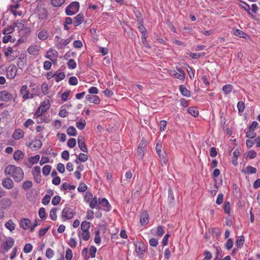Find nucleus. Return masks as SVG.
<instances>
[{
	"label": "nucleus",
	"instance_id": "obj_50",
	"mask_svg": "<svg viewBox=\"0 0 260 260\" xmlns=\"http://www.w3.org/2000/svg\"><path fill=\"white\" fill-rule=\"evenodd\" d=\"M78 157L80 162H85L88 160V158L87 154L83 153H80Z\"/></svg>",
	"mask_w": 260,
	"mask_h": 260
},
{
	"label": "nucleus",
	"instance_id": "obj_60",
	"mask_svg": "<svg viewBox=\"0 0 260 260\" xmlns=\"http://www.w3.org/2000/svg\"><path fill=\"white\" fill-rule=\"evenodd\" d=\"M237 108L239 113L243 112L245 109V104L242 101H240L237 104Z\"/></svg>",
	"mask_w": 260,
	"mask_h": 260
},
{
	"label": "nucleus",
	"instance_id": "obj_57",
	"mask_svg": "<svg viewBox=\"0 0 260 260\" xmlns=\"http://www.w3.org/2000/svg\"><path fill=\"white\" fill-rule=\"evenodd\" d=\"M48 16V12L46 9L43 8L39 14V19L42 20L46 19Z\"/></svg>",
	"mask_w": 260,
	"mask_h": 260
},
{
	"label": "nucleus",
	"instance_id": "obj_54",
	"mask_svg": "<svg viewBox=\"0 0 260 260\" xmlns=\"http://www.w3.org/2000/svg\"><path fill=\"white\" fill-rule=\"evenodd\" d=\"M233 244H234L233 240L231 238L227 240V241L225 244L226 249L228 250H230L233 247Z\"/></svg>",
	"mask_w": 260,
	"mask_h": 260
},
{
	"label": "nucleus",
	"instance_id": "obj_16",
	"mask_svg": "<svg viewBox=\"0 0 260 260\" xmlns=\"http://www.w3.org/2000/svg\"><path fill=\"white\" fill-rule=\"evenodd\" d=\"M24 133L20 128H17L14 131L12 134V138L16 140H19L24 137Z\"/></svg>",
	"mask_w": 260,
	"mask_h": 260
},
{
	"label": "nucleus",
	"instance_id": "obj_31",
	"mask_svg": "<svg viewBox=\"0 0 260 260\" xmlns=\"http://www.w3.org/2000/svg\"><path fill=\"white\" fill-rule=\"evenodd\" d=\"M73 39V36H71L69 37L68 38L66 39L65 40H64L63 42L60 41L59 42V49H61L63 48V47L67 46L68 44H69L72 39Z\"/></svg>",
	"mask_w": 260,
	"mask_h": 260
},
{
	"label": "nucleus",
	"instance_id": "obj_7",
	"mask_svg": "<svg viewBox=\"0 0 260 260\" xmlns=\"http://www.w3.org/2000/svg\"><path fill=\"white\" fill-rule=\"evenodd\" d=\"M28 147H30V149L32 150H39L42 145V141L40 139H36L31 142L26 143Z\"/></svg>",
	"mask_w": 260,
	"mask_h": 260
},
{
	"label": "nucleus",
	"instance_id": "obj_4",
	"mask_svg": "<svg viewBox=\"0 0 260 260\" xmlns=\"http://www.w3.org/2000/svg\"><path fill=\"white\" fill-rule=\"evenodd\" d=\"M75 215L76 212L73 209L66 207L63 209L61 216L63 218V221H65L73 218Z\"/></svg>",
	"mask_w": 260,
	"mask_h": 260
},
{
	"label": "nucleus",
	"instance_id": "obj_15",
	"mask_svg": "<svg viewBox=\"0 0 260 260\" xmlns=\"http://www.w3.org/2000/svg\"><path fill=\"white\" fill-rule=\"evenodd\" d=\"M2 184L5 188L8 189L12 188L14 185L13 180L8 177L2 180Z\"/></svg>",
	"mask_w": 260,
	"mask_h": 260
},
{
	"label": "nucleus",
	"instance_id": "obj_33",
	"mask_svg": "<svg viewBox=\"0 0 260 260\" xmlns=\"http://www.w3.org/2000/svg\"><path fill=\"white\" fill-rule=\"evenodd\" d=\"M5 226L7 229L9 230L11 232L14 230L15 229L16 225L14 223L12 219H10L5 223Z\"/></svg>",
	"mask_w": 260,
	"mask_h": 260
},
{
	"label": "nucleus",
	"instance_id": "obj_29",
	"mask_svg": "<svg viewBox=\"0 0 260 260\" xmlns=\"http://www.w3.org/2000/svg\"><path fill=\"white\" fill-rule=\"evenodd\" d=\"M179 90L181 94L185 96L189 97L190 95V92L184 85L179 86Z\"/></svg>",
	"mask_w": 260,
	"mask_h": 260
},
{
	"label": "nucleus",
	"instance_id": "obj_1",
	"mask_svg": "<svg viewBox=\"0 0 260 260\" xmlns=\"http://www.w3.org/2000/svg\"><path fill=\"white\" fill-rule=\"evenodd\" d=\"M5 173L6 175L12 177L15 182L21 181L24 177L23 170L15 165H8L5 168Z\"/></svg>",
	"mask_w": 260,
	"mask_h": 260
},
{
	"label": "nucleus",
	"instance_id": "obj_48",
	"mask_svg": "<svg viewBox=\"0 0 260 260\" xmlns=\"http://www.w3.org/2000/svg\"><path fill=\"white\" fill-rule=\"evenodd\" d=\"M39 216L41 218V219L43 220H45L46 218V214L45 212V208L43 207H41L39 209Z\"/></svg>",
	"mask_w": 260,
	"mask_h": 260
},
{
	"label": "nucleus",
	"instance_id": "obj_39",
	"mask_svg": "<svg viewBox=\"0 0 260 260\" xmlns=\"http://www.w3.org/2000/svg\"><path fill=\"white\" fill-rule=\"evenodd\" d=\"M66 0H51V4L55 7H60L65 3Z\"/></svg>",
	"mask_w": 260,
	"mask_h": 260
},
{
	"label": "nucleus",
	"instance_id": "obj_62",
	"mask_svg": "<svg viewBox=\"0 0 260 260\" xmlns=\"http://www.w3.org/2000/svg\"><path fill=\"white\" fill-rule=\"evenodd\" d=\"M73 257V252L71 249L68 248L66 252V260H71Z\"/></svg>",
	"mask_w": 260,
	"mask_h": 260
},
{
	"label": "nucleus",
	"instance_id": "obj_51",
	"mask_svg": "<svg viewBox=\"0 0 260 260\" xmlns=\"http://www.w3.org/2000/svg\"><path fill=\"white\" fill-rule=\"evenodd\" d=\"M93 195L92 193L90 192H86V194L84 196V200L86 203H89L92 199H93Z\"/></svg>",
	"mask_w": 260,
	"mask_h": 260
},
{
	"label": "nucleus",
	"instance_id": "obj_32",
	"mask_svg": "<svg viewBox=\"0 0 260 260\" xmlns=\"http://www.w3.org/2000/svg\"><path fill=\"white\" fill-rule=\"evenodd\" d=\"M246 171L243 170L242 171V172L244 173V174H246L247 173L248 174H252L256 173V171H257L256 169L255 168L251 166H248L246 167Z\"/></svg>",
	"mask_w": 260,
	"mask_h": 260
},
{
	"label": "nucleus",
	"instance_id": "obj_30",
	"mask_svg": "<svg viewBox=\"0 0 260 260\" xmlns=\"http://www.w3.org/2000/svg\"><path fill=\"white\" fill-rule=\"evenodd\" d=\"M38 38L39 39L44 41L48 38V31L46 30H42L38 34Z\"/></svg>",
	"mask_w": 260,
	"mask_h": 260
},
{
	"label": "nucleus",
	"instance_id": "obj_53",
	"mask_svg": "<svg viewBox=\"0 0 260 260\" xmlns=\"http://www.w3.org/2000/svg\"><path fill=\"white\" fill-rule=\"evenodd\" d=\"M31 32V30L30 27H24L23 28H21V32L23 36H27L29 35Z\"/></svg>",
	"mask_w": 260,
	"mask_h": 260
},
{
	"label": "nucleus",
	"instance_id": "obj_6",
	"mask_svg": "<svg viewBox=\"0 0 260 260\" xmlns=\"http://www.w3.org/2000/svg\"><path fill=\"white\" fill-rule=\"evenodd\" d=\"M17 69L14 64H10L6 70L7 77L9 79H14L17 74Z\"/></svg>",
	"mask_w": 260,
	"mask_h": 260
},
{
	"label": "nucleus",
	"instance_id": "obj_43",
	"mask_svg": "<svg viewBox=\"0 0 260 260\" xmlns=\"http://www.w3.org/2000/svg\"><path fill=\"white\" fill-rule=\"evenodd\" d=\"M233 89V86L231 84H226L222 87V90L225 94H227L231 92Z\"/></svg>",
	"mask_w": 260,
	"mask_h": 260
},
{
	"label": "nucleus",
	"instance_id": "obj_19",
	"mask_svg": "<svg viewBox=\"0 0 260 260\" xmlns=\"http://www.w3.org/2000/svg\"><path fill=\"white\" fill-rule=\"evenodd\" d=\"M149 222V215L146 212H143L140 216V223L141 225L144 226Z\"/></svg>",
	"mask_w": 260,
	"mask_h": 260
},
{
	"label": "nucleus",
	"instance_id": "obj_36",
	"mask_svg": "<svg viewBox=\"0 0 260 260\" xmlns=\"http://www.w3.org/2000/svg\"><path fill=\"white\" fill-rule=\"evenodd\" d=\"M54 75H55V81L57 82H59L61 80H63L66 77V75L63 72L59 73L56 72L54 73Z\"/></svg>",
	"mask_w": 260,
	"mask_h": 260
},
{
	"label": "nucleus",
	"instance_id": "obj_3",
	"mask_svg": "<svg viewBox=\"0 0 260 260\" xmlns=\"http://www.w3.org/2000/svg\"><path fill=\"white\" fill-rule=\"evenodd\" d=\"M79 3L77 1L73 2L66 7V14L68 16H72L79 11Z\"/></svg>",
	"mask_w": 260,
	"mask_h": 260
},
{
	"label": "nucleus",
	"instance_id": "obj_18",
	"mask_svg": "<svg viewBox=\"0 0 260 260\" xmlns=\"http://www.w3.org/2000/svg\"><path fill=\"white\" fill-rule=\"evenodd\" d=\"M86 99L91 103H94L95 104H99L101 102V100L100 98L96 95H90L87 94L85 97Z\"/></svg>",
	"mask_w": 260,
	"mask_h": 260
},
{
	"label": "nucleus",
	"instance_id": "obj_45",
	"mask_svg": "<svg viewBox=\"0 0 260 260\" xmlns=\"http://www.w3.org/2000/svg\"><path fill=\"white\" fill-rule=\"evenodd\" d=\"M67 64L70 69H74L77 67V63L76 61L73 59H69L67 62Z\"/></svg>",
	"mask_w": 260,
	"mask_h": 260
},
{
	"label": "nucleus",
	"instance_id": "obj_22",
	"mask_svg": "<svg viewBox=\"0 0 260 260\" xmlns=\"http://www.w3.org/2000/svg\"><path fill=\"white\" fill-rule=\"evenodd\" d=\"M31 221L29 218H24L20 220V225L23 230H27L29 228V225Z\"/></svg>",
	"mask_w": 260,
	"mask_h": 260
},
{
	"label": "nucleus",
	"instance_id": "obj_27",
	"mask_svg": "<svg viewBox=\"0 0 260 260\" xmlns=\"http://www.w3.org/2000/svg\"><path fill=\"white\" fill-rule=\"evenodd\" d=\"M98 200L96 197L93 198V199L89 203V205L91 209H100V206L98 205Z\"/></svg>",
	"mask_w": 260,
	"mask_h": 260
},
{
	"label": "nucleus",
	"instance_id": "obj_42",
	"mask_svg": "<svg viewBox=\"0 0 260 260\" xmlns=\"http://www.w3.org/2000/svg\"><path fill=\"white\" fill-rule=\"evenodd\" d=\"M234 35L239 37L240 38H244L246 34L239 29H235L233 30Z\"/></svg>",
	"mask_w": 260,
	"mask_h": 260
},
{
	"label": "nucleus",
	"instance_id": "obj_47",
	"mask_svg": "<svg viewBox=\"0 0 260 260\" xmlns=\"http://www.w3.org/2000/svg\"><path fill=\"white\" fill-rule=\"evenodd\" d=\"M244 243V237L243 236H239L236 241V245L238 247H241Z\"/></svg>",
	"mask_w": 260,
	"mask_h": 260
},
{
	"label": "nucleus",
	"instance_id": "obj_64",
	"mask_svg": "<svg viewBox=\"0 0 260 260\" xmlns=\"http://www.w3.org/2000/svg\"><path fill=\"white\" fill-rule=\"evenodd\" d=\"M32 185V182L31 181H25L22 184V188L26 190L30 188Z\"/></svg>",
	"mask_w": 260,
	"mask_h": 260
},
{
	"label": "nucleus",
	"instance_id": "obj_26",
	"mask_svg": "<svg viewBox=\"0 0 260 260\" xmlns=\"http://www.w3.org/2000/svg\"><path fill=\"white\" fill-rule=\"evenodd\" d=\"M135 251L139 255H143L145 252V249L144 248L143 244L139 243L138 245H135Z\"/></svg>",
	"mask_w": 260,
	"mask_h": 260
},
{
	"label": "nucleus",
	"instance_id": "obj_35",
	"mask_svg": "<svg viewBox=\"0 0 260 260\" xmlns=\"http://www.w3.org/2000/svg\"><path fill=\"white\" fill-rule=\"evenodd\" d=\"M75 188L76 186L74 185H71L66 182L63 183L60 186L61 190H67V189H69V190H73L75 189Z\"/></svg>",
	"mask_w": 260,
	"mask_h": 260
},
{
	"label": "nucleus",
	"instance_id": "obj_12",
	"mask_svg": "<svg viewBox=\"0 0 260 260\" xmlns=\"http://www.w3.org/2000/svg\"><path fill=\"white\" fill-rule=\"evenodd\" d=\"M12 205V201L9 198H3L0 200V208L2 209H7Z\"/></svg>",
	"mask_w": 260,
	"mask_h": 260
},
{
	"label": "nucleus",
	"instance_id": "obj_58",
	"mask_svg": "<svg viewBox=\"0 0 260 260\" xmlns=\"http://www.w3.org/2000/svg\"><path fill=\"white\" fill-rule=\"evenodd\" d=\"M61 201V197L59 196H54L52 200V204L54 206L58 205Z\"/></svg>",
	"mask_w": 260,
	"mask_h": 260
},
{
	"label": "nucleus",
	"instance_id": "obj_40",
	"mask_svg": "<svg viewBox=\"0 0 260 260\" xmlns=\"http://www.w3.org/2000/svg\"><path fill=\"white\" fill-rule=\"evenodd\" d=\"M67 133L70 136H75L77 135V131L73 126H70L67 129Z\"/></svg>",
	"mask_w": 260,
	"mask_h": 260
},
{
	"label": "nucleus",
	"instance_id": "obj_63",
	"mask_svg": "<svg viewBox=\"0 0 260 260\" xmlns=\"http://www.w3.org/2000/svg\"><path fill=\"white\" fill-rule=\"evenodd\" d=\"M32 249V246L30 243H27L23 248V251L26 253H29Z\"/></svg>",
	"mask_w": 260,
	"mask_h": 260
},
{
	"label": "nucleus",
	"instance_id": "obj_21",
	"mask_svg": "<svg viewBox=\"0 0 260 260\" xmlns=\"http://www.w3.org/2000/svg\"><path fill=\"white\" fill-rule=\"evenodd\" d=\"M39 51V47L37 45H31L27 49L28 53L32 55H37Z\"/></svg>",
	"mask_w": 260,
	"mask_h": 260
},
{
	"label": "nucleus",
	"instance_id": "obj_59",
	"mask_svg": "<svg viewBox=\"0 0 260 260\" xmlns=\"http://www.w3.org/2000/svg\"><path fill=\"white\" fill-rule=\"evenodd\" d=\"M222 257V250L220 247H216V256L214 260H221Z\"/></svg>",
	"mask_w": 260,
	"mask_h": 260
},
{
	"label": "nucleus",
	"instance_id": "obj_44",
	"mask_svg": "<svg viewBox=\"0 0 260 260\" xmlns=\"http://www.w3.org/2000/svg\"><path fill=\"white\" fill-rule=\"evenodd\" d=\"M57 210V208H53L51 209L50 211V217L52 220H56L57 219V215L56 211Z\"/></svg>",
	"mask_w": 260,
	"mask_h": 260
},
{
	"label": "nucleus",
	"instance_id": "obj_8",
	"mask_svg": "<svg viewBox=\"0 0 260 260\" xmlns=\"http://www.w3.org/2000/svg\"><path fill=\"white\" fill-rule=\"evenodd\" d=\"M238 5L240 7L244 9L252 18H253L255 20H258L257 17L251 13L250 6L246 3L242 1H240V3Z\"/></svg>",
	"mask_w": 260,
	"mask_h": 260
},
{
	"label": "nucleus",
	"instance_id": "obj_37",
	"mask_svg": "<svg viewBox=\"0 0 260 260\" xmlns=\"http://www.w3.org/2000/svg\"><path fill=\"white\" fill-rule=\"evenodd\" d=\"M50 53V51H48L46 57L51 61H53L52 57H54L55 58V60H56L58 56L57 52L55 50H53L51 52V54Z\"/></svg>",
	"mask_w": 260,
	"mask_h": 260
},
{
	"label": "nucleus",
	"instance_id": "obj_34",
	"mask_svg": "<svg viewBox=\"0 0 260 260\" xmlns=\"http://www.w3.org/2000/svg\"><path fill=\"white\" fill-rule=\"evenodd\" d=\"M90 229V222L83 221L81 224V230L82 232H88Z\"/></svg>",
	"mask_w": 260,
	"mask_h": 260
},
{
	"label": "nucleus",
	"instance_id": "obj_20",
	"mask_svg": "<svg viewBox=\"0 0 260 260\" xmlns=\"http://www.w3.org/2000/svg\"><path fill=\"white\" fill-rule=\"evenodd\" d=\"M20 93L23 95V99L25 100L29 99V94H30L29 91L27 89L26 85H23L20 90Z\"/></svg>",
	"mask_w": 260,
	"mask_h": 260
},
{
	"label": "nucleus",
	"instance_id": "obj_17",
	"mask_svg": "<svg viewBox=\"0 0 260 260\" xmlns=\"http://www.w3.org/2000/svg\"><path fill=\"white\" fill-rule=\"evenodd\" d=\"M84 20V16L83 13H80L74 17V26H77L83 22Z\"/></svg>",
	"mask_w": 260,
	"mask_h": 260
},
{
	"label": "nucleus",
	"instance_id": "obj_38",
	"mask_svg": "<svg viewBox=\"0 0 260 260\" xmlns=\"http://www.w3.org/2000/svg\"><path fill=\"white\" fill-rule=\"evenodd\" d=\"M85 125L86 121L83 118H81L80 121L76 122V126L80 130H83L85 128Z\"/></svg>",
	"mask_w": 260,
	"mask_h": 260
},
{
	"label": "nucleus",
	"instance_id": "obj_5",
	"mask_svg": "<svg viewBox=\"0 0 260 260\" xmlns=\"http://www.w3.org/2000/svg\"><path fill=\"white\" fill-rule=\"evenodd\" d=\"M147 140L143 139L139 143L137 148V154L140 159H142L144 156V152L146 150Z\"/></svg>",
	"mask_w": 260,
	"mask_h": 260
},
{
	"label": "nucleus",
	"instance_id": "obj_46",
	"mask_svg": "<svg viewBox=\"0 0 260 260\" xmlns=\"http://www.w3.org/2000/svg\"><path fill=\"white\" fill-rule=\"evenodd\" d=\"M51 166L50 165H46L42 169V172L44 176H48L51 171Z\"/></svg>",
	"mask_w": 260,
	"mask_h": 260
},
{
	"label": "nucleus",
	"instance_id": "obj_2",
	"mask_svg": "<svg viewBox=\"0 0 260 260\" xmlns=\"http://www.w3.org/2000/svg\"><path fill=\"white\" fill-rule=\"evenodd\" d=\"M50 107V103L49 100H44L41 103L40 106L37 109L34 116L39 117L45 113Z\"/></svg>",
	"mask_w": 260,
	"mask_h": 260
},
{
	"label": "nucleus",
	"instance_id": "obj_24",
	"mask_svg": "<svg viewBox=\"0 0 260 260\" xmlns=\"http://www.w3.org/2000/svg\"><path fill=\"white\" fill-rule=\"evenodd\" d=\"M168 202L170 206H173L175 203V198L174 197L173 192L171 187L168 189Z\"/></svg>",
	"mask_w": 260,
	"mask_h": 260
},
{
	"label": "nucleus",
	"instance_id": "obj_61",
	"mask_svg": "<svg viewBox=\"0 0 260 260\" xmlns=\"http://www.w3.org/2000/svg\"><path fill=\"white\" fill-rule=\"evenodd\" d=\"M87 189V186L83 183H80L79 187H78V190L80 192H84Z\"/></svg>",
	"mask_w": 260,
	"mask_h": 260
},
{
	"label": "nucleus",
	"instance_id": "obj_28",
	"mask_svg": "<svg viewBox=\"0 0 260 260\" xmlns=\"http://www.w3.org/2000/svg\"><path fill=\"white\" fill-rule=\"evenodd\" d=\"M37 193L35 189H32L30 191V192H28L26 194L27 199L30 201H34L36 199L37 196Z\"/></svg>",
	"mask_w": 260,
	"mask_h": 260
},
{
	"label": "nucleus",
	"instance_id": "obj_9",
	"mask_svg": "<svg viewBox=\"0 0 260 260\" xmlns=\"http://www.w3.org/2000/svg\"><path fill=\"white\" fill-rule=\"evenodd\" d=\"M13 98L12 94L6 90L0 91V100L3 102H8Z\"/></svg>",
	"mask_w": 260,
	"mask_h": 260
},
{
	"label": "nucleus",
	"instance_id": "obj_56",
	"mask_svg": "<svg viewBox=\"0 0 260 260\" xmlns=\"http://www.w3.org/2000/svg\"><path fill=\"white\" fill-rule=\"evenodd\" d=\"M223 208L224 212L227 214H229L230 213V211H231L230 202H225L224 203Z\"/></svg>",
	"mask_w": 260,
	"mask_h": 260
},
{
	"label": "nucleus",
	"instance_id": "obj_52",
	"mask_svg": "<svg viewBox=\"0 0 260 260\" xmlns=\"http://www.w3.org/2000/svg\"><path fill=\"white\" fill-rule=\"evenodd\" d=\"M256 134L253 130L248 129L246 137L249 139H253L256 137Z\"/></svg>",
	"mask_w": 260,
	"mask_h": 260
},
{
	"label": "nucleus",
	"instance_id": "obj_41",
	"mask_svg": "<svg viewBox=\"0 0 260 260\" xmlns=\"http://www.w3.org/2000/svg\"><path fill=\"white\" fill-rule=\"evenodd\" d=\"M187 112L194 117H196L199 115V111L195 107L188 108L187 109Z\"/></svg>",
	"mask_w": 260,
	"mask_h": 260
},
{
	"label": "nucleus",
	"instance_id": "obj_10",
	"mask_svg": "<svg viewBox=\"0 0 260 260\" xmlns=\"http://www.w3.org/2000/svg\"><path fill=\"white\" fill-rule=\"evenodd\" d=\"M27 57L24 54H21L18 58L17 65L18 67L22 70L25 66L26 65Z\"/></svg>",
	"mask_w": 260,
	"mask_h": 260
},
{
	"label": "nucleus",
	"instance_id": "obj_49",
	"mask_svg": "<svg viewBox=\"0 0 260 260\" xmlns=\"http://www.w3.org/2000/svg\"><path fill=\"white\" fill-rule=\"evenodd\" d=\"M40 159V155L39 154H37L34 156H31L29 158V161L32 164H36L38 162Z\"/></svg>",
	"mask_w": 260,
	"mask_h": 260
},
{
	"label": "nucleus",
	"instance_id": "obj_11",
	"mask_svg": "<svg viewBox=\"0 0 260 260\" xmlns=\"http://www.w3.org/2000/svg\"><path fill=\"white\" fill-rule=\"evenodd\" d=\"M98 203L101 206L105 208V211L107 212L110 211L111 206L106 198H99Z\"/></svg>",
	"mask_w": 260,
	"mask_h": 260
},
{
	"label": "nucleus",
	"instance_id": "obj_14",
	"mask_svg": "<svg viewBox=\"0 0 260 260\" xmlns=\"http://www.w3.org/2000/svg\"><path fill=\"white\" fill-rule=\"evenodd\" d=\"M84 138L82 136H79L78 138V144L80 150L84 152H88V148L84 142Z\"/></svg>",
	"mask_w": 260,
	"mask_h": 260
},
{
	"label": "nucleus",
	"instance_id": "obj_55",
	"mask_svg": "<svg viewBox=\"0 0 260 260\" xmlns=\"http://www.w3.org/2000/svg\"><path fill=\"white\" fill-rule=\"evenodd\" d=\"M15 41V39H12V36L11 35L4 36L3 38V42L4 43H7L8 41H10L11 42H14Z\"/></svg>",
	"mask_w": 260,
	"mask_h": 260
},
{
	"label": "nucleus",
	"instance_id": "obj_25",
	"mask_svg": "<svg viewBox=\"0 0 260 260\" xmlns=\"http://www.w3.org/2000/svg\"><path fill=\"white\" fill-rule=\"evenodd\" d=\"M162 146V141H161V140H158L156 143V146H155V151L157 153V154L158 155L160 159L161 158L162 155L161 154V148Z\"/></svg>",
	"mask_w": 260,
	"mask_h": 260
},
{
	"label": "nucleus",
	"instance_id": "obj_13",
	"mask_svg": "<svg viewBox=\"0 0 260 260\" xmlns=\"http://www.w3.org/2000/svg\"><path fill=\"white\" fill-rule=\"evenodd\" d=\"M14 244V240L12 237H8L6 242H4L3 246L4 250L7 252L11 248Z\"/></svg>",
	"mask_w": 260,
	"mask_h": 260
},
{
	"label": "nucleus",
	"instance_id": "obj_23",
	"mask_svg": "<svg viewBox=\"0 0 260 260\" xmlns=\"http://www.w3.org/2000/svg\"><path fill=\"white\" fill-rule=\"evenodd\" d=\"M25 154L22 152V151L20 150H17L15 151L13 154V158L16 161H19L23 159L24 157Z\"/></svg>",
	"mask_w": 260,
	"mask_h": 260
}]
</instances>
